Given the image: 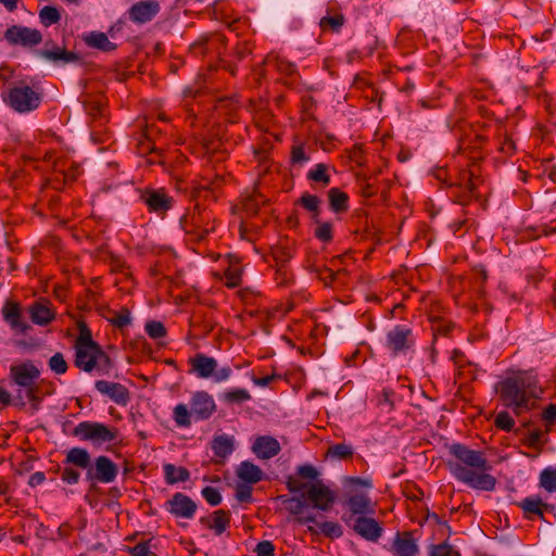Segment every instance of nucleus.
I'll use <instances>...</instances> for the list:
<instances>
[{"label": "nucleus", "instance_id": "obj_8", "mask_svg": "<svg viewBox=\"0 0 556 556\" xmlns=\"http://www.w3.org/2000/svg\"><path fill=\"white\" fill-rule=\"evenodd\" d=\"M74 434L83 441L101 445L114 441L117 438V429L99 422L83 421L75 428Z\"/></svg>", "mask_w": 556, "mask_h": 556}, {"label": "nucleus", "instance_id": "obj_57", "mask_svg": "<svg viewBox=\"0 0 556 556\" xmlns=\"http://www.w3.org/2000/svg\"><path fill=\"white\" fill-rule=\"evenodd\" d=\"M252 485L248 483H238L236 486V498L241 503L252 502Z\"/></svg>", "mask_w": 556, "mask_h": 556}, {"label": "nucleus", "instance_id": "obj_50", "mask_svg": "<svg viewBox=\"0 0 556 556\" xmlns=\"http://www.w3.org/2000/svg\"><path fill=\"white\" fill-rule=\"evenodd\" d=\"M315 273L317 278L325 283V286L330 287L333 285V282L337 280V278L344 274V271L338 270L333 271L330 268L323 267V268H315Z\"/></svg>", "mask_w": 556, "mask_h": 556}, {"label": "nucleus", "instance_id": "obj_37", "mask_svg": "<svg viewBox=\"0 0 556 556\" xmlns=\"http://www.w3.org/2000/svg\"><path fill=\"white\" fill-rule=\"evenodd\" d=\"M308 531L311 533H323L328 538H340L343 534L342 527L338 522L333 521H324L317 523V528L313 526H308Z\"/></svg>", "mask_w": 556, "mask_h": 556}, {"label": "nucleus", "instance_id": "obj_56", "mask_svg": "<svg viewBox=\"0 0 556 556\" xmlns=\"http://www.w3.org/2000/svg\"><path fill=\"white\" fill-rule=\"evenodd\" d=\"M394 392L384 389L382 394L379 396L377 405L381 408V413L389 414L393 406Z\"/></svg>", "mask_w": 556, "mask_h": 556}, {"label": "nucleus", "instance_id": "obj_4", "mask_svg": "<svg viewBox=\"0 0 556 556\" xmlns=\"http://www.w3.org/2000/svg\"><path fill=\"white\" fill-rule=\"evenodd\" d=\"M2 97L7 105L21 114L35 111L42 100L39 88L28 85L25 80L11 84Z\"/></svg>", "mask_w": 556, "mask_h": 556}, {"label": "nucleus", "instance_id": "obj_46", "mask_svg": "<svg viewBox=\"0 0 556 556\" xmlns=\"http://www.w3.org/2000/svg\"><path fill=\"white\" fill-rule=\"evenodd\" d=\"M251 399V395L248 390L241 388H235L226 391L224 393V400L227 403H243Z\"/></svg>", "mask_w": 556, "mask_h": 556}, {"label": "nucleus", "instance_id": "obj_41", "mask_svg": "<svg viewBox=\"0 0 556 556\" xmlns=\"http://www.w3.org/2000/svg\"><path fill=\"white\" fill-rule=\"evenodd\" d=\"M540 486L548 493H556V468L547 467L541 471Z\"/></svg>", "mask_w": 556, "mask_h": 556}, {"label": "nucleus", "instance_id": "obj_53", "mask_svg": "<svg viewBox=\"0 0 556 556\" xmlns=\"http://www.w3.org/2000/svg\"><path fill=\"white\" fill-rule=\"evenodd\" d=\"M100 346L96 341L92 340L91 332L87 327L80 328V333L75 342V349L77 348H92Z\"/></svg>", "mask_w": 556, "mask_h": 556}, {"label": "nucleus", "instance_id": "obj_31", "mask_svg": "<svg viewBox=\"0 0 556 556\" xmlns=\"http://www.w3.org/2000/svg\"><path fill=\"white\" fill-rule=\"evenodd\" d=\"M84 41L90 48L98 49L103 52L114 51L117 46L110 41L106 34L102 31H90L84 36Z\"/></svg>", "mask_w": 556, "mask_h": 556}, {"label": "nucleus", "instance_id": "obj_25", "mask_svg": "<svg viewBox=\"0 0 556 556\" xmlns=\"http://www.w3.org/2000/svg\"><path fill=\"white\" fill-rule=\"evenodd\" d=\"M279 442L271 437H258L253 445V453L262 459H269L280 452Z\"/></svg>", "mask_w": 556, "mask_h": 556}, {"label": "nucleus", "instance_id": "obj_44", "mask_svg": "<svg viewBox=\"0 0 556 556\" xmlns=\"http://www.w3.org/2000/svg\"><path fill=\"white\" fill-rule=\"evenodd\" d=\"M344 16L341 13L334 14L332 16H324L319 21V26L323 30H331L333 33H339L341 27L344 24Z\"/></svg>", "mask_w": 556, "mask_h": 556}, {"label": "nucleus", "instance_id": "obj_54", "mask_svg": "<svg viewBox=\"0 0 556 556\" xmlns=\"http://www.w3.org/2000/svg\"><path fill=\"white\" fill-rule=\"evenodd\" d=\"M50 369L56 375H63L66 372L68 366L62 353H55L49 359Z\"/></svg>", "mask_w": 556, "mask_h": 556}, {"label": "nucleus", "instance_id": "obj_48", "mask_svg": "<svg viewBox=\"0 0 556 556\" xmlns=\"http://www.w3.org/2000/svg\"><path fill=\"white\" fill-rule=\"evenodd\" d=\"M316 228L314 230V236L320 240L321 242L328 243L332 240V224L329 222H319L316 220Z\"/></svg>", "mask_w": 556, "mask_h": 556}, {"label": "nucleus", "instance_id": "obj_20", "mask_svg": "<svg viewBox=\"0 0 556 556\" xmlns=\"http://www.w3.org/2000/svg\"><path fill=\"white\" fill-rule=\"evenodd\" d=\"M30 320L38 326H47L55 319L52 304L45 300H38L28 307Z\"/></svg>", "mask_w": 556, "mask_h": 556}, {"label": "nucleus", "instance_id": "obj_63", "mask_svg": "<svg viewBox=\"0 0 556 556\" xmlns=\"http://www.w3.org/2000/svg\"><path fill=\"white\" fill-rule=\"evenodd\" d=\"M254 552L256 556H275V546L270 541H261Z\"/></svg>", "mask_w": 556, "mask_h": 556}, {"label": "nucleus", "instance_id": "obj_38", "mask_svg": "<svg viewBox=\"0 0 556 556\" xmlns=\"http://www.w3.org/2000/svg\"><path fill=\"white\" fill-rule=\"evenodd\" d=\"M308 180L321 184L324 187L330 184L328 166L324 163L316 164L306 175Z\"/></svg>", "mask_w": 556, "mask_h": 556}, {"label": "nucleus", "instance_id": "obj_5", "mask_svg": "<svg viewBox=\"0 0 556 556\" xmlns=\"http://www.w3.org/2000/svg\"><path fill=\"white\" fill-rule=\"evenodd\" d=\"M188 363L190 366L189 374L199 379H212L216 383H222L232 375L230 366L218 367V362L214 357L203 353H197L189 358Z\"/></svg>", "mask_w": 556, "mask_h": 556}, {"label": "nucleus", "instance_id": "obj_45", "mask_svg": "<svg viewBox=\"0 0 556 556\" xmlns=\"http://www.w3.org/2000/svg\"><path fill=\"white\" fill-rule=\"evenodd\" d=\"M260 227L253 223L245 220L241 217L240 226H239V235L240 238L247 240L249 242H254L257 238Z\"/></svg>", "mask_w": 556, "mask_h": 556}, {"label": "nucleus", "instance_id": "obj_21", "mask_svg": "<svg viewBox=\"0 0 556 556\" xmlns=\"http://www.w3.org/2000/svg\"><path fill=\"white\" fill-rule=\"evenodd\" d=\"M216 408L215 401L206 391L193 393L190 400V413L198 417H210Z\"/></svg>", "mask_w": 556, "mask_h": 556}, {"label": "nucleus", "instance_id": "obj_9", "mask_svg": "<svg viewBox=\"0 0 556 556\" xmlns=\"http://www.w3.org/2000/svg\"><path fill=\"white\" fill-rule=\"evenodd\" d=\"M341 519L357 535L366 541L377 542L383 533V529L379 522L369 517V515L353 518L352 515H346L345 513L342 515Z\"/></svg>", "mask_w": 556, "mask_h": 556}, {"label": "nucleus", "instance_id": "obj_61", "mask_svg": "<svg viewBox=\"0 0 556 556\" xmlns=\"http://www.w3.org/2000/svg\"><path fill=\"white\" fill-rule=\"evenodd\" d=\"M430 556H459V554L450 544L441 543L431 547Z\"/></svg>", "mask_w": 556, "mask_h": 556}, {"label": "nucleus", "instance_id": "obj_26", "mask_svg": "<svg viewBox=\"0 0 556 556\" xmlns=\"http://www.w3.org/2000/svg\"><path fill=\"white\" fill-rule=\"evenodd\" d=\"M236 475L240 481L248 484H256L264 479L263 470L250 460L241 462L236 469Z\"/></svg>", "mask_w": 556, "mask_h": 556}, {"label": "nucleus", "instance_id": "obj_12", "mask_svg": "<svg viewBox=\"0 0 556 556\" xmlns=\"http://www.w3.org/2000/svg\"><path fill=\"white\" fill-rule=\"evenodd\" d=\"M4 38L14 46L35 47L42 41L38 29L21 25H13L5 30Z\"/></svg>", "mask_w": 556, "mask_h": 556}, {"label": "nucleus", "instance_id": "obj_30", "mask_svg": "<svg viewBox=\"0 0 556 556\" xmlns=\"http://www.w3.org/2000/svg\"><path fill=\"white\" fill-rule=\"evenodd\" d=\"M485 141H486L485 136H483L481 134L473 132L472 138H471V134H470V135H468L467 138H464L460 140L458 150L460 153H464V154L468 153V156L472 160L480 159V155H478L477 150L480 149L484 144Z\"/></svg>", "mask_w": 556, "mask_h": 556}, {"label": "nucleus", "instance_id": "obj_58", "mask_svg": "<svg viewBox=\"0 0 556 556\" xmlns=\"http://www.w3.org/2000/svg\"><path fill=\"white\" fill-rule=\"evenodd\" d=\"M273 255L274 258L278 263H280V265H286V263L289 262L293 256L292 251L288 247L282 244H279L274 248Z\"/></svg>", "mask_w": 556, "mask_h": 556}, {"label": "nucleus", "instance_id": "obj_62", "mask_svg": "<svg viewBox=\"0 0 556 556\" xmlns=\"http://www.w3.org/2000/svg\"><path fill=\"white\" fill-rule=\"evenodd\" d=\"M111 324L122 329L131 323L130 313L128 309H122L110 319Z\"/></svg>", "mask_w": 556, "mask_h": 556}, {"label": "nucleus", "instance_id": "obj_64", "mask_svg": "<svg viewBox=\"0 0 556 556\" xmlns=\"http://www.w3.org/2000/svg\"><path fill=\"white\" fill-rule=\"evenodd\" d=\"M128 553L131 556H155L149 547V542H141L132 547H128Z\"/></svg>", "mask_w": 556, "mask_h": 556}, {"label": "nucleus", "instance_id": "obj_47", "mask_svg": "<svg viewBox=\"0 0 556 556\" xmlns=\"http://www.w3.org/2000/svg\"><path fill=\"white\" fill-rule=\"evenodd\" d=\"M225 285L228 288H236L241 283L242 280V269L239 266H229L225 273Z\"/></svg>", "mask_w": 556, "mask_h": 556}, {"label": "nucleus", "instance_id": "obj_39", "mask_svg": "<svg viewBox=\"0 0 556 556\" xmlns=\"http://www.w3.org/2000/svg\"><path fill=\"white\" fill-rule=\"evenodd\" d=\"M430 323H431V329H432L434 338L437 336L446 337L451 333V331L454 328V324L451 320H447V319H445L443 317H439V316H431Z\"/></svg>", "mask_w": 556, "mask_h": 556}, {"label": "nucleus", "instance_id": "obj_60", "mask_svg": "<svg viewBox=\"0 0 556 556\" xmlns=\"http://www.w3.org/2000/svg\"><path fill=\"white\" fill-rule=\"evenodd\" d=\"M498 143H500V148H498L500 151L506 155H511L516 150L514 140L511 139L510 136H508V134L506 131L503 134H500Z\"/></svg>", "mask_w": 556, "mask_h": 556}, {"label": "nucleus", "instance_id": "obj_51", "mask_svg": "<svg viewBox=\"0 0 556 556\" xmlns=\"http://www.w3.org/2000/svg\"><path fill=\"white\" fill-rule=\"evenodd\" d=\"M147 334L154 340L162 339L166 336V328L161 321L151 320L144 326Z\"/></svg>", "mask_w": 556, "mask_h": 556}, {"label": "nucleus", "instance_id": "obj_55", "mask_svg": "<svg viewBox=\"0 0 556 556\" xmlns=\"http://www.w3.org/2000/svg\"><path fill=\"white\" fill-rule=\"evenodd\" d=\"M281 378H282V376L280 374H277V372L274 371L270 375H267V376H264V377H257L255 375H252L251 376V381L256 387L268 388L274 382L280 380Z\"/></svg>", "mask_w": 556, "mask_h": 556}, {"label": "nucleus", "instance_id": "obj_13", "mask_svg": "<svg viewBox=\"0 0 556 556\" xmlns=\"http://www.w3.org/2000/svg\"><path fill=\"white\" fill-rule=\"evenodd\" d=\"M197 503L184 493H175L166 503L165 509L177 518L191 519L197 511Z\"/></svg>", "mask_w": 556, "mask_h": 556}, {"label": "nucleus", "instance_id": "obj_24", "mask_svg": "<svg viewBox=\"0 0 556 556\" xmlns=\"http://www.w3.org/2000/svg\"><path fill=\"white\" fill-rule=\"evenodd\" d=\"M11 377L16 384L29 388L39 377V370L33 364L24 363L11 367Z\"/></svg>", "mask_w": 556, "mask_h": 556}, {"label": "nucleus", "instance_id": "obj_59", "mask_svg": "<svg viewBox=\"0 0 556 556\" xmlns=\"http://www.w3.org/2000/svg\"><path fill=\"white\" fill-rule=\"evenodd\" d=\"M201 494L211 506H217L222 503L223 498L219 491L213 486L203 488Z\"/></svg>", "mask_w": 556, "mask_h": 556}, {"label": "nucleus", "instance_id": "obj_33", "mask_svg": "<svg viewBox=\"0 0 556 556\" xmlns=\"http://www.w3.org/2000/svg\"><path fill=\"white\" fill-rule=\"evenodd\" d=\"M84 110L85 112L93 119V122L97 121V118L100 119V125L103 124L102 121H105V109H104V102L101 97H93L88 96L84 102Z\"/></svg>", "mask_w": 556, "mask_h": 556}, {"label": "nucleus", "instance_id": "obj_34", "mask_svg": "<svg viewBox=\"0 0 556 556\" xmlns=\"http://www.w3.org/2000/svg\"><path fill=\"white\" fill-rule=\"evenodd\" d=\"M164 478L167 484L186 482L190 479V472L185 467H176L173 464L163 465Z\"/></svg>", "mask_w": 556, "mask_h": 556}, {"label": "nucleus", "instance_id": "obj_22", "mask_svg": "<svg viewBox=\"0 0 556 556\" xmlns=\"http://www.w3.org/2000/svg\"><path fill=\"white\" fill-rule=\"evenodd\" d=\"M344 504L349 508L348 515H352L353 518L375 514V506L370 497L365 493L348 496Z\"/></svg>", "mask_w": 556, "mask_h": 556}, {"label": "nucleus", "instance_id": "obj_10", "mask_svg": "<svg viewBox=\"0 0 556 556\" xmlns=\"http://www.w3.org/2000/svg\"><path fill=\"white\" fill-rule=\"evenodd\" d=\"M118 475L117 465L108 456L101 455L94 458L86 472L85 479L91 484H109L115 481Z\"/></svg>", "mask_w": 556, "mask_h": 556}, {"label": "nucleus", "instance_id": "obj_17", "mask_svg": "<svg viewBox=\"0 0 556 556\" xmlns=\"http://www.w3.org/2000/svg\"><path fill=\"white\" fill-rule=\"evenodd\" d=\"M3 320L10 328L21 334H26L31 327L23 319L22 308L17 302L8 301L2 307Z\"/></svg>", "mask_w": 556, "mask_h": 556}, {"label": "nucleus", "instance_id": "obj_15", "mask_svg": "<svg viewBox=\"0 0 556 556\" xmlns=\"http://www.w3.org/2000/svg\"><path fill=\"white\" fill-rule=\"evenodd\" d=\"M161 5L156 0L138 1L128 10V17L135 24L151 22L160 12Z\"/></svg>", "mask_w": 556, "mask_h": 556}, {"label": "nucleus", "instance_id": "obj_6", "mask_svg": "<svg viewBox=\"0 0 556 556\" xmlns=\"http://www.w3.org/2000/svg\"><path fill=\"white\" fill-rule=\"evenodd\" d=\"M75 366L86 372L97 371L99 375H109L113 368L111 357L101 346L75 349Z\"/></svg>", "mask_w": 556, "mask_h": 556}, {"label": "nucleus", "instance_id": "obj_49", "mask_svg": "<svg viewBox=\"0 0 556 556\" xmlns=\"http://www.w3.org/2000/svg\"><path fill=\"white\" fill-rule=\"evenodd\" d=\"M327 454L333 458L348 459V458L352 457V455H353V447H352V445L339 443V444L331 445L328 448Z\"/></svg>", "mask_w": 556, "mask_h": 556}, {"label": "nucleus", "instance_id": "obj_14", "mask_svg": "<svg viewBox=\"0 0 556 556\" xmlns=\"http://www.w3.org/2000/svg\"><path fill=\"white\" fill-rule=\"evenodd\" d=\"M148 211L157 215H164L173 207L174 200L163 189L146 190L141 195Z\"/></svg>", "mask_w": 556, "mask_h": 556}, {"label": "nucleus", "instance_id": "obj_16", "mask_svg": "<svg viewBox=\"0 0 556 556\" xmlns=\"http://www.w3.org/2000/svg\"><path fill=\"white\" fill-rule=\"evenodd\" d=\"M3 320L10 328L21 334H26L31 327L23 319L22 308L17 302L8 301L2 307Z\"/></svg>", "mask_w": 556, "mask_h": 556}, {"label": "nucleus", "instance_id": "obj_18", "mask_svg": "<svg viewBox=\"0 0 556 556\" xmlns=\"http://www.w3.org/2000/svg\"><path fill=\"white\" fill-rule=\"evenodd\" d=\"M94 387L98 392L108 396L118 405L126 406L129 402V391L121 383L99 380L96 382Z\"/></svg>", "mask_w": 556, "mask_h": 556}, {"label": "nucleus", "instance_id": "obj_42", "mask_svg": "<svg viewBox=\"0 0 556 556\" xmlns=\"http://www.w3.org/2000/svg\"><path fill=\"white\" fill-rule=\"evenodd\" d=\"M39 20L42 25L49 27L61 20V12L58 8L46 5L39 11Z\"/></svg>", "mask_w": 556, "mask_h": 556}, {"label": "nucleus", "instance_id": "obj_28", "mask_svg": "<svg viewBox=\"0 0 556 556\" xmlns=\"http://www.w3.org/2000/svg\"><path fill=\"white\" fill-rule=\"evenodd\" d=\"M212 450L217 463H224L235 451V439L227 434L215 435L212 441Z\"/></svg>", "mask_w": 556, "mask_h": 556}, {"label": "nucleus", "instance_id": "obj_43", "mask_svg": "<svg viewBox=\"0 0 556 556\" xmlns=\"http://www.w3.org/2000/svg\"><path fill=\"white\" fill-rule=\"evenodd\" d=\"M471 175L472 174L464 177L465 186H464L463 191L459 194L456 193V190L453 192V195L456 198V202L462 205L467 204L475 194L476 185H475L473 180L471 179Z\"/></svg>", "mask_w": 556, "mask_h": 556}, {"label": "nucleus", "instance_id": "obj_7", "mask_svg": "<svg viewBox=\"0 0 556 556\" xmlns=\"http://www.w3.org/2000/svg\"><path fill=\"white\" fill-rule=\"evenodd\" d=\"M416 343L415 334L407 325H395L386 336V348L393 356L406 355L414 351Z\"/></svg>", "mask_w": 556, "mask_h": 556}, {"label": "nucleus", "instance_id": "obj_27", "mask_svg": "<svg viewBox=\"0 0 556 556\" xmlns=\"http://www.w3.org/2000/svg\"><path fill=\"white\" fill-rule=\"evenodd\" d=\"M200 522L212 529L215 535H220L230 526V513L218 509L212 514V517H202Z\"/></svg>", "mask_w": 556, "mask_h": 556}, {"label": "nucleus", "instance_id": "obj_52", "mask_svg": "<svg viewBox=\"0 0 556 556\" xmlns=\"http://www.w3.org/2000/svg\"><path fill=\"white\" fill-rule=\"evenodd\" d=\"M320 202L321 201L317 195L311 193H304L300 199L301 205L315 215H318L319 213Z\"/></svg>", "mask_w": 556, "mask_h": 556}, {"label": "nucleus", "instance_id": "obj_32", "mask_svg": "<svg viewBox=\"0 0 556 556\" xmlns=\"http://www.w3.org/2000/svg\"><path fill=\"white\" fill-rule=\"evenodd\" d=\"M91 456L86 448L73 447L67 451L64 464L74 465L78 468L85 469L86 472L91 466Z\"/></svg>", "mask_w": 556, "mask_h": 556}, {"label": "nucleus", "instance_id": "obj_29", "mask_svg": "<svg viewBox=\"0 0 556 556\" xmlns=\"http://www.w3.org/2000/svg\"><path fill=\"white\" fill-rule=\"evenodd\" d=\"M517 505L522 509L523 515L527 519H532L533 516H536L541 520H545V502H543V500L540 496H528L523 498L521 502H519Z\"/></svg>", "mask_w": 556, "mask_h": 556}, {"label": "nucleus", "instance_id": "obj_1", "mask_svg": "<svg viewBox=\"0 0 556 556\" xmlns=\"http://www.w3.org/2000/svg\"><path fill=\"white\" fill-rule=\"evenodd\" d=\"M502 404L515 415H525L541 408L540 417H556V404L542 406L544 389L532 371L511 372L495 384Z\"/></svg>", "mask_w": 556, "mask_h": 556}, {"label": "nucleus", "instance_id": "obj_40", "mask_svg": "<svg viewBox=\"0 0 556 556\" xmlns=\"http://www.w3.org/2000/svg\"><path fill=\"white\" fill-rule=\"evenodd\" d=\"M280 500L287 505V509L290 514L294 515L295 518L307 507V501L304 493L294 497L280 496Z\"/></svg>", "mask_w": 556, "mask_h": 556}, {"label": "nucleus", "instance_id": "obj_35", "mask_svg": "<svg viewBox=\"0 0 556 556\" xmlns=\"http://www.w3.org/2000/svg\"><path fill=\"white\" fill-rule=\"evenodd\" d=\"M263 65L266 67H269V68H274L277 72L286 74V75H292L296 70V66L294 63L289 62L288 60H285L275 54H268L265 58Z\"/></svg>", "mask_w": 556, "mask_h": 556}, {"label": "nucleus", "instance_id": "obj_36", "mask_svg": "<svg viewBox=\"0 0 556 556\" xmlns=\"http://www.w3.org/2000/svg\"><path fill=\"white\" fill-rule=\"evenodd\" d=\"M330 208L336 213L345 212L349 208V195L339 188H331L328 191Z\"/></svg>", "mask_w": 556, "mask_h": 556}, {"label": "nucleus", "instance_id": "obj_3", "mask_svg": "<svg viewBox=\"0 0 556 556\" xmlns=\"http://www.w3.org/2000/svg\"><path fill=\"white\" fill-rule=\"evenodd\" d=\"M180 226L189 241L201 243L215 231L216 217L211 210L195 203L181 216Z\"/></svg>", "mask_w": 556, "mask_h": 556}, {"label": "nucleus", "instance_id": "obj_11", "mask_svg": "<svg viewBox=\"0 0 556 556\" xmlns=\"http://www.w3.org/2000/svg\"><path fill=\"white\" fill-rule=\"evenodd\" d=\"M307 505L313 508L328 511L334 504L337 493L321 481L312 482L304 493Z\"/></svg>", "mask_w": 556, "mask_h": 556}, {"label": "nucleus", "instance_id": "obj_23", "mask_svg": "<svg viewBox=\"0 0 556 556\" xmlns=\"http://www.w3.org/2000/svg\"><path fill=\"white\" fill-rule=\"evenodd\" d=\"M266 199L260 192L258 186L255 185L250 192H245L242 194L240 204L236 206V208H240L247 217L255 216L261 206L265 204Z\"/></svg>", "mask_w": 556, "mask_h": 556}, {"label": "nucleus", "instance_id": "obj_2", "mask_svg": "<svg viewBox=\"0 0 556 556\" xmlns=\"http://www.w3.org/2000/svg\"><path fill=\"white\" fill-rule=\"evenodd\" d=\"M455 460H448L447 467L452 476L464 484L482 491H493L496 480L486 473L491 466L482 452L471 450L462 443H453L447 447Z\"/></svg>", "mask_w": 556, "mask_h": 556}, {"label": "nucleus", "instance_id": "obj_19", "mask_svg": "<svg viewBox=\"0 0 556 556\" xmlns=\"http://www.w3.org/2000/svg\"><path fill=\"white\" fill-rule=\"evenodd\" d=\"M391 552L394 556H417L419 547L412 532H396L391 545Z\"/></svg>", "mask_w": 556, "mask_h": 556}]
</instances>
